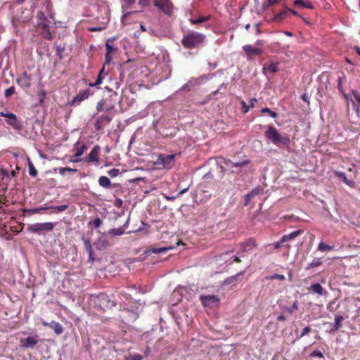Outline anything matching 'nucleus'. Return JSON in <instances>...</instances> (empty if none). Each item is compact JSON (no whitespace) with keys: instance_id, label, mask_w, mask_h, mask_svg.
I'll use <instances>...</instances> for the list:
<instances>
[{"instance_id":"51","label":"nucleus","mask_w":360,"mask_h":360,"mask_svg":"<svg viewBox=\"0 0 360 360\" xmlns=\"http://www.w3.org/2000/svg\"><path fill=\"white\" fill-rule=\"evenodd\" d=\"M278 1L279 0H267V1L264 4L263 7L264 8H267V7H269L271 6H273L275 4H276Z\"/></svg>"},{"instance_id":"34","label":"nucleus","mask_w":360,"mask_h":360,"mask_svg":"<svg viewBox=\"0 0 360 360\" xmlns=\"http://www.w3.org/2000/svg\"><path fill=\"white\" fill-rule=\"evenodd\" d=\"M322 264V262L319 258L314 259L310 263L306 266L307 269L319 266Z\"/></svg>"},{"instance_id":"40","label":"nucleus","mask_w":360,"mask_h":360,"mask_svg":"<svg viewBox=\"0 0 360 360\" xmlns=\"http://www.w3.org/2000/svg\"><path fill=\"white\" fill-rule=\"evenodd\" d=\"M352 95L353 96L354 98L355 99L356 102L357 103V108L356 110L359 112V108H360V94H359L356 91H352Z\"/></svg>"},{"instance_id":"32","label":"nucleus","mask_w":360,"mask_h":360,"mask_svg":"<svg viewBox=\"0 0 360 360\" xmlns=\"http://www.w3.org/2000/svg\"><path fill=\"white\" fill-rule=\"evenodd\" d=\"M98 184L103 188H109L111 185V182L109 178L105 176H101L98 179Z\"/></svg>"},{"instance_id":"20","label":"nucleus","mask_w":360,"mask_h":360,"mask_svg":"<svg viewBox=\"0 0 360 360\" xmlns=\"http://www.w3.org/2000/svg\"><path fill=\"white\" fill-rule=\"evenodd\" d=\"M101 148L98 145H96L94 146L92 150H91L90 153L88 155V158L86 159V161L89 162H95L97 164H98V154L100 152Z\"/></svg>"},{"instance_id":"60","label":"nucleus","mask_w":360,"mask_h":360,"mask_svg":"<svg viewBox=\"0 0 360 360\" xmlns=\"http://www.w3.org/2000/svg\"><path fill=\"white\" fill-rule=\"evenodd\" d=\"M288 13H291L294 15L300 16L296 11H295L292 8H288Z\"/></svg>"},{"instance_id":"1","label":"nucleus","mask_w":360,"mask_h":360,"mask_svg":"<svg viewBox=\"0 0 360 360\" xmlns=\"http://www.w3.org/2000/svg\"><path fill=\"white\" fill-rule=\"evenodd\" d=\"M206 36L195 31H189L183 36L181 44L186 49H198L204 42Z\"/></svg>"},{"instance_id":"54","label":"nucleus","mask_w":360,"mask_h":360,"mask_svg":"<svg viewBox=\"0 0 360 360\" xmlns=\"http://www.w3.org/2000/svg\"><path fill=\"white\" fill-rule=\"evenodd\" d=\"M150 0H139V4L141 8L148 6Z\"/></svg>"},{"instance_id":"11","label":"nucleus","mask_w":360,"mask_h":360,"mask_svg":"<svg viewBox=\"0 0 360 360\" xmlns=\"http://www.w3.org/2000/svg\"><path fill=\"white\" fill-rule=\"evenodd\" d=\"M114 113L111 114H103L100 115L96 120L94 123V128L96 130L98 131L103 129L107 124L110 123L113 117Z\"/></svg>"},{"instance_id":"24","label":"nucleus","mask_w":360,"mask_h":360,"mask_svg":"<svg viewBox=\"0 0 360 360\" xmlns=\"http://www.w3.org/2000/svg\"><path fill=\"white\" fill-rule=\"evenodd\" d=\"M302 231L301 230H297V231H295L289 234L284 235L281 238V242L285 243V242L290 241V240L295 238L296 237L299 236L302 233Z\"/></svg>"},{"instance_id":"17","label":"nucleus","mask_w":360,"mask_h":360,"mask_svg":"<svg viewBox=\"0 0 360 360\" xmlns=\"http://www.w3.org/2000/svg\"><path fill=\"white\" fill-rule=\"evenodd\" d=\"M91 94H93V92H91L89 89L80 91L72 99L71 104L72 105H79L82 101L88 98Z\"/></svg>"},{"instance_id":"49","label":"nucleus","mask_w":360,"mask_h":360,"mask_svg":"<svg viewBox=\"0 0 360 360\" xmlns=\"http://www.w3.org/2000/svg\"><path fill=\"white\" fill-rule=\"evenodd\" d=\"M102 223V221L100 218H96L94 221L89 223V224H91L94 228H98Z\"/></svg>"},{"instance_id":"6","label":"nucleus","mask_w":360,"mask_h":360,"mask_svg":"<svg viewBox=\"0 0 360 360\" xmlns=\"http://www.w3.org/2000/svg\"><path fill=\"white\" fill-rule=\"evenodd\" d=\"M54 224L52 222L36 223L28 226V230L32 233L39 235L45 232H50L53 230Z\"/></svg>"},{"instance_id":"61","label":"nucleus","mask_w":360,"mask_h":360,"mask_svg":"<svg viewBox=\"0 0 360 360\" xmlns=\"http://www.w3.org/2000/svg\"><path fill=\"white\" fill-rule=\"evenodd\" d=\"M115 206H121L122 205V200L120 198H117L115 200Z\"/></svg>"},{"instance_id":"47","label":"nucleus","mask_w":360,"mask_h":360,"mask_svg":"<svg viewBox=\"0 0 360 360\" xmlns=\"http://www.w3.org/2000/svg\"><path fill=\"white\" fill-rule=\"evenodd\" d=\"M46 96V92L45 90H41L40 92H39V94H38L39 101L41 104L44 103Z\"/></svg>"},{"instance_id":"18","label":"nucleus","mask_w":360,"mask_h":360,"mask_svg":"<svg viewBox=\"0 0 360 360\" xmlns=\"http://www.w3.org/2000/svg\"><path fill=\"white\" fill-rule=\"evenodd\" d=\"M278 63L274 62L264 63L262 68L264 74L267 77L273 76L278 71Z\"/></svg>"},{"instance_id":"13","label":"nucleus","mask_w":360,"mask_h":360,"mask_svg":"<svg viewBox=\"0 0 360 360\" xmlns=\"http://www.w3.org/2000/svg\"><path fill=\"white\" fill-rule=\"evenodd\" d=\"M39 342L38 335L21 338L20 340V347L23 349H33Z\"/></svg>"},{"instance_id":"15","label":"nucleus","mask_w":360,"mask_h":360,"mask_svg":"<svg viewBox=\"0 0 360 360\" xmlns=\"http://www.w3.org/2000/svg\"><path fill=\"white\" fill-rule=\"evenodd\" d=\"M31 80V76L25 71L19 78L16 79V83L22 89H28L32 86Z\"/></svg>"},{"instance_id":"21","label":"nucleus","mask_w":360,"mask_h":360,"mask_svg":"<svg viewBox=\"0 0 360 360\" xmlns=\"http://www.w3.org/2000/svg\"><path fill=\"white\" fill-rule=\"evenodd\" d=\"M105 65L103 66L101 70H100L98 75L97 77V79L94 83H89L88 85L91 87L93 86H98L100 85L102 82L104 78L108 75V72L105 71Z\"/></svg>"},{"instance_id":"3","label":"nucleus","mask_w":360,"mask_h":360,"mask_svg":"<svg viewBox=\"0 0 360 360\" xmlns=\"http://www.w3.org/2000/svg\"><path fill=\"white\" fill-rule=\"evenodd\" d=\"M37 19H38V27L40 30V34L42 38L47 40H52L53 36L50 31L49 22L44 13L42 12H39L37 13Z\"/></svg>"},{"instance_id":"10","label":"nucleus","mask_w":360,"mask_h":360,"mask_svg":"<svg viewBox=\"0 0 360 360\" xmlns=\"http://www.w3.org/2000/svg\"><path fill=\"white\" fill-rule=\"evenodd\" d=\"M200 301L204 307L212 308L218 306L219 298L214 295H201L200 297Z\"/></svg>"},{"instance_id":"41","label":"nucleus","mask_w":360,"mask_h":360,"mask_svg":"<svg viewBox=\"0 0 360 360\" xmlns=\"http://www.w3.org/2000/svg\"><path fill=\"white\" fill-rule=\"evenodd\" d=\"M109 233L112 236H121L124 233L122 228L112 229L109 231Z\"/></svg>"},{"instance_id":"55","label":"nucleus","mask_w":360,"mask_h":360,"mask_svg":"<svg viewBox=\"0 0 360 360\" xmlns=\"http://www.w3.org/2000/svg\"><path fill=\"white\" fill-rule=\"evenodd\" d=\"M105 89L108 91V92H110L112 93V94L110 96V98H112V96H115L116 97L117 96V93L116 91H112V89H110V87L108 86H105Z\"/></svg>"},{"instance_id":"59","label":"nucleus","mask_w":360,"mask_h":360,"mask_svg":"<svg viewBox=\"0 0 360 360\" xmlns=\"http://www.w3.org/2000/svg\"><path fill=\"white\" fill-rule=\"evenodd\" d=\"M257 102L256 98H252L250 101V107L253 108L255 104Z\"/></svg>"},{"instance_id":"44","label":"nucleus","mask_w":360,"mask_h":360,"mask_svg":"<svg viewBox=\"0 0 360 360\" xmlns=\"http://www.w3.org/2000/svg\"><path fill=\"white\" fill-rule=\"evenodd\" d=\"M29 174L31 176H36L37 175V171L31 162H29Z\"/></svg>"},{"instance_id":"63","label":"nucleus","mask_w":360,"mask_h":360,"mask_svg":"<svg viewBox=\"0 0 360 360\" xmlns=\"http://www.w3.org/2000/svg\"><path fill=\"white\" fill-rule=\"evenodd\" d=\"M142 356L139 354H135L132 356L131 360H141Z\"/></svg>"},{"instance_id":"37","label":"nucleus","mask_w":360,"mask_h":360,"mask_svg":"<svg viewBox=\"0 0 360 360\" xmlns=\"http://www.w3.org/2000/svg\"><path fill=\"white\" fill-rule=\"evenodd\" d=\"M318 249L321 252L330 251L333 249V246H330V245L321 242L319 244Z\"/></svg>"},{"instance_id":"7","label":"nucleus","mask_w":360,"mask_h":360,"mask_svg":"<svg viewBox=\"0 0 360 360\" xmlns=\"http://www.w3.org/2000/svg\"><path fill=\"white\" fill-rule=\"evenodd\" d=\"M153 5L167 15L173 13L174 5L170 0H154Z\"/></svg>"},{"instance_id":"26","label":"nucleus","mask_w":360,"mask_h":360,"mask_svg":"<svg viewBox=\"0 0 360 360\" xmlns=\"http://www.w3.org/2000/svg\"><path fill=\"white\" fill-rule=\"evenodd\" d=\"M262 192V188H261L260 187H257V188L253 189L250 193H249L248 194H247L245 195L246 202L245 205H248L250 199H252V198H254L256 195H258Z\"/></svg>"},{"instance_id":"30","label":"nucleus","mask_w":360,"mask_h":360,"mask_svg":"<svg viewBox=\"0 0 360 360\" xmlns=\"http://www.w3.org/2000/svg\"><path fill=\"white\" fill-rule=\"evenodd\" d=\"M49 207L46 206H41L40 207H37L34 209H25L24 212L28 213L30 215H32L34 214H39L42 210H48Z\"/></svg>"},{"instance_id":"45","label":"nucleus","mask_w":360,"mask_h":360,"mask_svg":"<svg viewBox=\"0 0 360 360\" xmlns=\"http://www.w3.org/2000/svg\"><path fill=\"white\" fill-rule=\"evenodd\" d=\"M311 331V328L309 326L304 327L300 335H297V339H301L304 336L307 335Z\"/></svg>"},{"instance_id":"48","label":"nucleus","mask_w":360,"mask_h":360,"mask_svg":"<svg viewBox=\"0 0 360 360\" xmlns=\"http://www.w3.org/2000/svg\"><path fill=\"white\" fill-rule=\"evenodd\" d=\"M108 174L111 176V177H116L117 176H118V174H120V170L118 169H116V168H113L110 170H109L108 172Z\"/></svg>"},{"instance_id":"50","label":"nucleus","mask_w":360,"mask_h":360,"mask_svg":"<svg viewBox=\"0 0 360 360\" xmlns=\"http://www.w3.org/2000/svg\"><path fill=\"white\" fill-rule=\"evenodd\" d=\"M270 279L274 280V279H279L281 281L285 280V276L281 274H275L269 277Z\"/></svg>"},{"instance_id":"16","label":"nucleus","mask_w":360,"mask_h":360,"mask_svg":"<svg viewBox=\"0 0 360 360\" xmlns=\"http://www.w3.org/2000/svg\"><path fill=\"white\" fill-rule=\"evenodd\" d=\"M243 50L246 53L248 60H252L256 56L262 54L263 50L259 48H253L251 45H245Z\"/></svg>"},{"instance_id":"31","label":"nucleus","mask_w":360,"mask_h":360,"mask_svg":"<svg viewBox=\"0 0 360 360\" xmlns=\"http://www.w3.org/2000/svg\"><path fill=\"white\" fill-rule=\"evenodd\" d=\"M344 320V317L342 316H335V322L331 329V331H336L339 330L341 327V322Z\"/></svg>"},{"instance_id":"35","label":"nucleus","mask_w":360,"mask_h":360,"mask_svg":"<svg viewBox=\"0 0 360 360\" xmlns=\"http://www.w3.org/2000/svg\"><path fill=\"white\" fill-rule=\"evenodd\" d=\"M298 309V306H297V302H295L292 307H285L283 309V313H285V312H288L289 314H292L295 311H297Z\"/></svg>"},{"instance_id":"53","label":"nucleus","mask_w":360,"mask_h":360,"mask_svg":"<svg viewBox=\"0 0 360 360\" xmlns=\"http://www.w3.org/2000/svg\"><path fill=\"white\" fill-rule=\"evenodd\" d=\"M311 356H313V357H320V358H323V353L321 351H319V350L314 351L311 354Z\"/></svg>"},{"instance_id":"28","label":"nucleus","mask_w":360,"mask_h":360,"mask_svg":"<svg viewBox=\"0 0 360 360\" xmlns=\"http://www.w3.org/2000/svg\"><path fill=\"white\" fill-rule=\"evenodd\" d=\"M84 248H85L86 251L89 254V261L94 262V258L93 257V249L91 247V242L89 240H84Z\"/></svg>"},{"instance_id":"29","label":"nucleus","mask_w":360,"mask_h":360,"mask_svg":"<svg viewBox=\"0 0 360 360\" xmlns=\"http://www.w3.org/2000/svg\"><path fill=\"white\" fill-rule=\"evenodd\" d=\"M335 174L336 176H338V178L341 179L342 180V181L348 185V186H352L354 185V181H351V180H349L347 178V176L346 174L344 173V172H335Z\"/></svg>"},{"instance_id":"25","label":"nucleus","mask_w":360,"mask_h":360,"mask_svg":"<svg viewBox=\"0 0 360 360\" xmlns=\"http://www.w3.org/2000/svg\"><path fill=\"white\" fill-rule=\"evenodd\" d=\"M79 142H77L75 146H74V151L75 152V157L76 158H79L80 157L81 155H82V154L84 153V151L87 149V147L85 144H83L80 147H79Z\"/></svg>"},{"instance_id":"46","label":"nucleus","mask_w":360,"mask_h":360,"mask_svg":"<svg viewBox=\"0 0 360 360\" xmlns=\"http://www.w3.org/2000/svg\"><path fill=\"white\" fill-rule=\"evenodd\" d=\"M15 86H11V87H9L8 89H7L5 91V96L6 98L10 97L11 96H12L15 93Z\"/></svg>"},{"instance_id":"38","label":"nucleus","mask_w":360,"mask_h":360,"mask_svg":"<svg viewBox=\"0 0 360 360\" xmlns=\"http://www.w3.org/2000/svg\"><path fill=\"white\" fill-rule=\"evenodd\" d=\"M49 209H52L54 211L57 212H64L68 207V205H57V206H49Z\"/></svg>"},{"instance_id":"33","label":"nucleus","mask_w":360,"mask_h":360,"mask_svg":"<svg viewBox=\"0 0 360 360\" xmlns=\"http://www.w3.org/2000/svg\"><path fill=\"white\" fill-rule=\"evenodd\" d=\"M288 16V10L285 8L275 15V20L277 21H282Z\"/></svg>"},{"instance_id":"64","label":"nucleus","mask_w":360,"mask_h":360,"mask_svg":"<svg viewBox=\"0 0 360 360\" xmlns=\"http://www.w3.org/2000/svg\"><path fill=\"white\" fill-rule=\"evenodd\" d=\"M277 320L279 321H284L286 320V317L283 315H279L277 316Z\"/></svg>"},{"instance_id":"5","label":"nucleus","mask_w":360,"mask_h":360,"mask_svg":"<svg viewBox=\"0 0 360 360\" xmlns=\"http://www.w3.org/2000/svg\"><path fill=\"white\" fill-rule=\"evenodd\" d=\"M32 18V12L29 9L22 11L21 15H16L12 18V25L15 28L24 26Z\"/></svg>"},{"instance_id":"19","label":"nucleus","mask_w":360,"mask_h":360,"mask_svg":"<svg viewBox=\"0 0 360 360\" xmlns=\"http://www.w3.org/2000/svg\"><path fill=\"white\" fill-rule=\"evenodd\" d=\"M257 245L256 240L253 238H250L240 243V250L242 252H248L252 251Z\"/></svg>"},{"instance_id":"8","label":"nucleus","mask_w":360,"mask_h":360,"mask_svg":"<svg viewBox=\"0 0 360 360\" xmlns=\"http://www.w3.org/2000/svg\"><path fill=\"white\" fill-rule=\"evenodd\" d=\"M0 116L7 118L6 123L11 125L14 129L20 130L22 129V124L15 114L1 111L0 112Z\"/></svg>"},{"instance_id":"36","label":"nucleus","mask_w":360,"mask_h":360,"mask_svg":"<svg viewBox=\"0 0 360 360\" xmlns=\"http://www.w3.org/2000/svg\"><path fill=\"white\" fill-rule=\"evenodd\" d=\"M210 18V15L200 17L197 19H190V22L193 24H199L207 21Z\"/></svg>"},{"instance_id":"62","label":"nucleus","mask_w":360,"mask_h":360,"mask_svg":"<svg viewBox=\"0 0 360 360\" xmlns=\"http://www.w3.org/2000/svg\"><path fill=\"white\" fill-rule=\"evenodd\" d=\"M65 169L66 172H73V173H76L77 172V169H72V168H70V167H65Z\"/></svg>"},{"instance_id":"4","label":"nucleus","mask_w":360,"mask_h":360,"mask_svg":"<svg viewBox=\"0 0 360 360\" xmlns=\"http://www.w3.org/2000/svg\"><path fill=\"white\" fill-rule=\"evenodd\" d=\"M141 311V304L139 303L137 306L136 305L134 307L124 308L122 316L125 322L133 323L139 318V314Z\"/></svg>"},{"instance_id":"22","label":"nucleus","mask_w":360,"mask_h":360,"mask_svg":"<svg viewBox=\"0 0 360 360\" xmlns=\"http://www.w3.org/2000/svg\"><path fill=\"white\" fill-rule=\"evenodd\" d=\"M180 245H184V243L182 242H181L180 240H179L176 243L175 246L169 245V246L158 248H151L149 250V252H151V253H154V254L162 253V252H165L167 251L171 250L172 249H174L176 247H177V246H179Z\"/></svg>"},{"instance_id":"14","label":"nucleus","mask_w":360,"mask_h":360,"mask_svg":"<svg viewBox=\"0 0 360 360\" xmlns=\"http://www.w3.org/2000/svg\"><path fill=\"white\" fill-rule=\"evenodd\" d=\"M115 38H109L105 42L106 54L105 57V65H108L112 60L110 54L117 51V48L114 46Z\"/></svg>"},{"instance_id":"9","label":"nucleus","mask_w":360,"mask_h":360,"mask_svg":"<svg viewBox=\"0 0 360 360\" xmlns=\"http://www.w3.org/2000/svg\"><path fill=\"white\" fill-rule=\"evenodd\" d=\"M176 155L174 154H160L157 159L158 164L162 165L164 168L170 169L174 165V158Z\"/></svg>"},{"instance_id":"56","label":"nucleus","mask_w":360,"mask_h":360,"mask_svg":"<svg viewBox=\"0 0 360 360\" xmlns=\"http://www.w3.org/2000/svg\"><path fill=\"white\" fill-rule=\"evenodd\" d=\"M217 169H219V172L220 173L219 177H222L224 173V167L222 166L217 165Z\"/></svg>"},{"instance_id":"42","label":"nucleus","mask_w":360,"mask_h":360,"mask_svg":"<svg viewBox=\"0 0 360 360\" xmlns=\"http://www.w3.org/2000/svg\"><path fill=\"white\" fill-rule=\"evenodd\" d=\"M309 290L313 292H322V286L319 283H315L310 286Z\"/></svg>"},{"instance_id":"57","label":"nucleus","mask_w":360,"mask_h":360,"mask_svg":"<svg viewBox=\"0 0 360 360\" xmlns=\"http://www.w3.org/2000/svg\"><path fill=\"white\" fill-rule=\"evenodd\" d=\"M284 242H281V239L274 244L275 249H279L281 248V244Z\"/></svg>"},{"instance_id":"43","label":"nucleus","mask_w":360,"mask_h":360,"mask_svg":"<svg viewBox=\"0 0 360 360\" xmlns=\"http://www.w3.org/2000/svg\"><path fill=\"white\" fill-rule=\"evenodd\" d=\"M225 163L229 165V164H232V165L233 167H241V166H243V165H245L249 163V160H245V161H242V162H235V163H232L229 160L226 161Z\"/></svg>"},{"instance_id":"12","label":"nucleus","mask_w":360,"mask_h":360,"mask_svg":"<svg viewBox=\"0 0 360 360\" xmlns=\"http://www.w3.org/2000/svg\"><path fill=\"white\" fill-rule=\"evenodd\" d=\"M115 103L109 101L108 99H101L97 103L96 110L98 112L105 111L108 114L112 113V111L115 109Z\"/></svg>"},{"instance_id":"52","label":"nucleus","mask_w":360,"mask_h":360,"mask_svg":"<svg viewBox=\"0 0 360 360\" xmlns=\"http://www.w3.org/2000/svg\"><path fill=\"white\" fill-rule=\"evenodd\" d=\"M124 6L127 8H130L133 4H135L136 0H123Z\"/></svg>"},{"instance_id":"39","label":"nucleus","mask_w":360,"mask_h":360,"mask_svg":"<svg viewBox=\"0 0 360 360\" xmlns=\"http://www.w3.org/2000/svg\"><path fill=\"white\" fill-rule=\"evenodd\" d=\"M261 112L262 114L267 113L272 118H276L278 117V114L276 112L272 111L268 108H262Z\"/></svg>"},{"instance_id":"2","label":"nucleus","mask_w":360,"mask_h":360,"mask_svg":"<svg viewBox=\"0 0 360 360\" xmlns=\"http://www.w3.org/2000/svg\"><path fill=\"white\" fill-rule=\"evenodd\" d=\"M264 135L266 139L277 146H280L281 145L288 146L290 142L288 135L286 134H280L278 130L273 126L268 127Z\"/></svg>"},{"instance_id":"23","label":"nucleus","mask_w":360,"mask_h":360,"mask_svg":"<svg viewBox=\"0 0 360 360\" xmlns=\"http://www.w3.org/2000/svg\"><path fill=\"white\" fill-rule=\"evenodd\" d=\"M293 5L297 7L302 8L314 9V5L309 1H304L303 0H295Z\"/></svg>"},{"instance_id":"27","label":"nucleus","mask_w":360,"mask_h":360,"mask_svg":"<svg viewBox=\"0 0 360 360\" xmlns=\"http://www.w3.org/2000/svg\"><path fill=\"white\" fill-rule=\"evenodd\" d=\"M49 327L53 329L57 335H60L63 332V328L58 322H50Z\"/></svg>"},{"instance_id":"58","label":"nucleus","mask_w":360,"mask_h":360,"mask_svg":"<svg viewBox=\"0 0 360 360\" xmlns=\"http://www.w3.org/2000/svg\"><path fill=\"white\" fill-rule=\"evenodd\" d=\"M1 174L3 176H8V171L6 169H1Z\"/></svg>"}]
</instances>
